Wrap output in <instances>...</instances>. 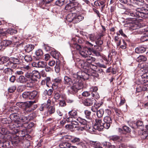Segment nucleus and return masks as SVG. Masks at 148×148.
I'll list each match as a JSON object with an SVG mask.
<instances>
[{"label":"nucleus","mask_w":148,"mask_h":148,"mask_svg":"<svg viewBox=\"0 0 148 148\" xmlns=\"http://www.w3.org/2000/svg\"><path fill=\"white\" fill-rule=\"evenodd\" d=\"M131 1L138 6H144L137 8L136 12L130 10H126L125 12V14L129 16L130 18H145L148 17V4H144L143 0H131Z\"/></svg>","instance_id":"f257e3e1"},{"label":"nucleus","mask_w":148,"mask_h":148,"mask_svg":"<svg viewBox=\"0 0 148 148\" xmlns=\"http://www.w3.org/2000/svg\"><path fill=\"white\" fill-rule=\"evenodd\" d=\"M78 65L79 67L83 69V70L74 74V77L79 78L80 79L84 80L88 79L89 76H92L96 77L98 76L96 71L89 68V66L90 65L86 61L80 60Z\"/></svg>","instance_id":"f03ea898"},{"label":"nucleus","mask_w":148,"mask_h":148,"mask_svg":"<svg viewBox=\"0 0 148 148\" xmlns=\"http://www.w3.org/2000/svg\"><path fill=\"white\" fill-rule=\"evenodd\" d=\"M83 79H80L79 78H75L74 74L73 76V79L67 76L64 77V82L66 84L71 85V86L68 90V91L71 94H74L76 93L78 90L82 89L83 86V83L82 82Z\"/></svg>","instance_id":"7ed1b4c3"},{"label":"nucleus","mask_w":148,"mask_h":148,"mask_svg":"<svg viewBox=\"0 0 148 148\" xmlns=\"http://www.w3.org/2000/svg\"><path fill=\"white\" fill-rule=\"evenodd\" d=\"M76 120L81 124V126H80L79 130L83 131L84 130H87L90 128V127L86 120L80 117H78L76 119Z\"/></svg>","instance_id":"20e7f679"},{"label":"nucleus","mask_w":148,"mask_h":148,"mask_svg":"<svg viewBox=\"0 0 148 148\" xmlns=\"http://www.w3.org/2000/svg\"><path fill=\"white\" fill-rule=\"evenodd\" d=\"M10 118L11 120L14 121L15 125L16 127H22L23 124L20 122L19 120V114L17 113H13L11 114L10 115Z\"/></svg>","instance_id":"39448f33"},{"label":"nucleus","mask_w":148,"mask_h":148,"mask_svg":"<svg viewBox=\"0 0 148 148\" xmlns=\"http://www.w3.org/2000/svg\"><path fill=\"white\" fill-rule=\"evenodd\" d=\"M95 122L93 127L95 129L100 131L105 128L104 123H102L101 119H96L95 120Z\"/></svg>","instance_id":"423d86ee"},{"label":"nucleus","mask_w":148,"mask_h":148,"mask_svg":"<svg viewBox=\"0 0 148 148\" xmlns=\"http://www.w3.org/2000/svg\"><path fill=\"white\" fill-rule=\"evenodd\" d=\"M125 26L128 27L129 29L132 30H134L138 29L139 27L137 24L132 20H130L126 22V23L125 24Z\"/></svg>","instance_id":"0eeeda50"},{"label":"nucleus","mask_w":148,"mask_h":148,"mask_svg":"<svg viewBox=\"0 0 148 148\" xmlns=\"http://www.w3.org/2000/svg\"><path fill=\"white\" fill-rule=\"evenodd\" d=\"M16 105L19 108H25V112H27V109L28 108L31 106V103L30 102H17Z\"/></svg>","instance_id":"6e6552de"},{"label":"nucleus","mask_w":148,"mask_h":148,"mask_svg":"<svg viewBox=\"0 0 148 148\" xmlns=\"http://www.w3.org/2000/svg\"><path fill=\"white\" fill-rule=\"evenodd\" d=\"M103 121L104 122L105 128L106 129H108L112 123L111 118L109 116H106L104 118Z\"/></svg>","instance_id":"1a4fd4ad"},{"label":"nucleus","mask_w":148,"mask_h":148,"mask_svg":"<svg viewBox=\"0 0 148 148\" xmlns=\"http://www.w3.org/2000/svg\"><path fill=\"white\" fill-rule=\"evenodd\" d=\"M90 49V48L88 49L87 47L82 49L79 51V53L82 56L86 58L88 56L91 55V52L88 51Z\"/></svg>","instance_id":"9d476101"},{"label":"nucleus","mask_w":148,"mask_h":148,"mask_svg":"<svg viewBox=\"0 0 148 148\" xmlns=\"http://www.w3.org/2000/svg\"><path fill=\"white\" fill-rule=\"evenodd\" d=\"M47 65L46 62L43 61H38L37 62H34L32 64L33 66L38 68H44Z\"/></svg>","instance_id":"9b49d317"},{"label":"nucleus","mask_w":148,"mask_h":148,"mask_svg":"<svg viewBox=\"0 0 148 148\" xmlns=\"http://www.w3.org/2000/svg\"><path fill=\"white\" fill-rule=\"evenodd\" d=\"M26 113V112L24 110L22 111L20 113L19 120H21L22 122H25V123H27L28 122V118L27 116H25Z\"/></svg>","instance_id":"f8f14e48"},{"label":"nucleus","mask_w":148,"mask_h":148,"mask_svg":"<svg viewBox=\"0 0 148 148\" xmlns=\"http://www.w3.org/2000/svg\"><path fill=\"white\" fill-rule=\"evenodd\" d=\"M75 16L74 17V23H77L82 20L84 18V16L82 14H79L75 13Z\"/></svg>","instance_id":"ddd939ff"},{"label":"nucleus","mask_w":148,"mask_h":148,"mask_svg":"<svg viewBox=\"0 0 148 148\" xmlns=\"http://www.w3.org/2000/svg\"><path fill=\"white\" fill-rule=\"evenodd\" d=\"M35 54L36 56H34V57L36 58V60H38L42 58L43 54V52L41 49H38L36 51Z\"/></svg>","instance_id":"4468645a"},{"label":"nucleus","mask_w":148,"mask_h":148,"mask_svg":"<svg viewBox=\"0 0 148 148\" xmlns=\"http://www.w3.org/2000/svg\"><path fill=\"white\" fill-rule=\"evenodd\" d=\"M40 77V76L39 72L37 71L34 70L32 71V80L36 82L38 79Z\"/></svg>","instance_id":"2eb2a0df"},{"label":"nucleus","mask_w":148,"mask_h":148,"mask_svg":"<svg viewBox=\"0 0 148 148\" xmlns=\"http://www.w3.org/2000/svg\"><path fill=\"white\" fill-rule=\"evenodd\" d=\"M19 56L22 60L23 58H24L27 62H29L32 60V58L31 56L27 55L25 56V54L22 52H20Z\"/></svg>","instance_id":"dca6fc26"},{"label":"nucleus","mask_w":148,"mask_h":148,"mask_svg":"<svg viewBox=\"0 0 148 148\" xmlns=\"http://www.w3.org/2000/svg\"><path fill=\"white\" fill-rule=\"evenodd\" d=\"M76 6L74 5L73 3H69L65 6V8L66 10L72 12L75 10Z\"/></svg>","instance_id":"f3484780"},{"label":"nucleus","mask_w":148,"mask_h":148,"mask_svg":"<svg viewBox=\"0 0 148 148\" xmlns=\"http://www.w3.org/2000/svg\"><path fill=\"white\" fill-rule=\"evenodd\" d=\"M123 130L120 128H118V132H120L121 134H123V131L126 133H130L131 131V129L127 126H124L123 127Z\"/></svg>","instance_id":"a211bd4d"},{"label":"nucleus","mask_w":148,"mask_h":148,"mask_svg":"<svg viewBox=\"0 0 148 148\" xmlns=\"http://www.w3.org/2000/svg\"><path fill=\"white\" fill-rule=\"evenodd\" d=\"M75 13H72L69 14L66 17L67 21L69 22H73L74 23V17L75 16Z\"/></svg>","instance_id":"6ab92c4d"},{"label":"nucleus","mask_w":148,"mask_h":148,"mask_svg":"<svg viewBox=\"0 0 148 148\" xmlns=\"http://www.w3.org/2000/svg\"><path fill=\"white\" fill-rule=\"evenodd\" d=\"M71 142L72 143H75L78 145H81L82 143L80 141V139L76 137L72 138L71 140Z\"/></svg>","instance_id":"aec40b11"},{"label":"nucleus","mask_w":148,"mask_h":148,"mask_svg":"<svg viewBox=\"0 0 148 148\" xmlns=\"http://www.w3.org/2000/svg\"><path fill=\"white\" fill-rule=\"evenodd\" d=\"M50 54L53 58L56 59H58L60 56V53L55 50L51 51Z\"/></svg>","instance_id":"412c9836"},{"label":"nucleus","mask_w":148,"mask_h":148,"mask_svg":"<svg viewBox=\"0 0 148 148\" xmlns=\"http://www.w3.org/2000/svg\"><path fill=\"white\" fill-rule=\"evenodd\" d=\"M90 145L95 148H102L100 146V143L97 141H90L89 142Z\"/></svg>","instance_id":"4be33fe9"},{"label":"nucleus","mask_w":148,"mask_h":148,"mask_svg":"<svg viewBox=\"0 0 148 148\" xmlns=\"http://www.w3.org/2000/svg\"><path fill=\"white\" fill-rule=\"evenodd\" d=\"M34 46L32 44L27 45L24 47L26 52L29 53L32 51L34 48Z\"/></svg>","instance_id":"5701e85b"},{"label":"nucleus","mask_w":148,"mask_h":148,"mask_svg":"<svg viewBox=\"0 0 148 148\" xmlns=\"http://www.w3.org/2000/svg\"><path fill=\"white\" fill-rule=\"evenodd\" d=\"M146 51V49L144 47L139 46L135 49V52L137 53H143Z\"/></svg>","instance_id":"b1692460"},{"label":"nucleus","mask_w":148,"mask_h":148,"mask_svg":"<svg viewBox=\"0 0 148 148\" xmlns=\"http://www.w3.org/2000/svg\"><path fill=\"white\" fill-rule=\"evenodd\" d=\"M28 102H30L31 103V106L29 108V109L27 110V112L31 111L35 109L37 107L36 105H33V104L35 102V101H30Z\"/></svg>","instance_id":"393cba45"},{"label":"nucleus","mask_w":148,"mask_h":148,"mask_svg":"<svg viewBox=\"0 0 148 148\" xmlns=\"http://www.w3.org/2000/svg\"><path fill=\"white\" fill-rule=\"evenodd\" d=\"M17 81L18 83L24 84L27 81V79L24 76L21 75L17 79Z\"/></svg>","instance_id":"a878e982"},{"label":"nucleus","mask_w":148,"mask_h":148,"mask_svg":"<svg viewBox=\"0 0 148 148\" xmlns=\"http://www.w3.org/2000/svg\"><path fill=\"white\" fill-rule=\"evenodd\" d=\"M146 31V32L144 34V36H141L140 38V40L142 42L148 40V28Z\"/></svg>","instance_id":"bb28decb"},{"label":"nucleus","mask_w":148,"mask_h":148,"mask_svg":"<svg viewBox=\"0 0 148 148\" xmlns=\"http://www.w3.org/2000/svg\"><path fill=\"white\" fill-rule=\"evenodd\" d=\"M98 90V88L96 86H93L90 88L89 92L91 93L92 97L95 96V94H96V92Z\"/></svg>","instance_id":"cd10ccee"},{"label":"nucleus","mask_w":148,"mask_h":148,"mask_svg":"<svg viewBox=\"0 0 148 148\" xmlns=\"http://www.w3.org/2000/svg\"><path fill=\"white\" fill-rule=\"evenodd\" d=\"M141 70L142 71L148 72V60L141 66Z\"/></svg>","instance_id":"c85d7f7f"},{"label":"nucleus","mask_w":148,"mask_h":148,"mask_svg":"<svg viewBox=\"0 0 148 148\" xmlns=\"http://www.w3.org/2000/svg\"><path fill=\"white\" fill-rule=\"evenodd\" d=\"M12 42L11 41L9 40H3L0 45H1V46H2L3 48V47H6L10 45Z\"/></svg>","instance_id":"c756f323"},{"label":"nucleus","mask_w":148,"mask_h":148,"mask_svg":"<svg viewBox=\"0 0 148 148\" xmlns=\"http://www.w3.org/2000/svg\"><path fill=\"white\" fill-rule=\"evenodd\" d=\"M69 114L70 117L71 118H73L75 119L77 116V112L75 110H71L69 112Z\"/></svg>","instance_id":"7c9ffc66"},{"label":"nucleus","mask_w":148,"mask_h":148,"mask_svg":"<svg viewBox=\"0 0 148 148\" xmlns=\"http://www.w3.org/2000/svg\"><path fill=\"white\" fill-rule=\"evenodd\" d=\"M9 59L8 57L3 56L0 58V64H5L7 62H8Z\"/></svg>","instance_id":"2f4dec72"},{"label":"nucleus","mask_w":148,"mask_h":148,"mask_svg":"<svg viewBox=\"0 0 148 148\" xmlns=\"http://www.w3.org/2000/svg\"><path fill=\"white\" fill-rule=\"evenodd\" d=\"M29 99H34L37 96L38 92L34 90L32 92H29Z\"/></svg>","instance_id":"473e14b6"},{"label":"nucleus","mask_w":148,"mask_h":148,"mask_svg":"<svg viewBox=\"0 0 148 148\" xmlns=\"http://www.w3.org/2000/svg\"><path fill=\"white\" fill-rule=\"evenodd\" d=\"M86 58V61L90 65V64L92 62L95 61V59L92 56H88Z\"/></svg>","instance_id":"72a5a7b5"},{"label":"nucleus","mask_w":148,"mask_h":148,"mask_svg":"<svg viewBox=\"0 0 148 148\" xmlns=\"http://www.w3.org/2000/svg\"><path fill=\"white\" fill-rule=\"evenodd\" d=\"M95 101V100L94 99L92 101L90 99H87L84 102V104L86 106H90L93 103V101Z\"/></svg>","instance_id":"f704fd0d"},{"label":"nucleus","mask_w":148,"mask_h":148,"mask_svg":"<svg viewBox=\"0 0 148 148\" xmlns=\"http://www.w3.org/2000/svg\"><path fill=\"white\" fill-rule=\"evenodd\" d=\"M70 145V143L68 142H62L60 143L59 146L60 148H68Z\"/></svg>","instance_id":"c9c22d12"},{"label":"nucleus","mask_w":148,"mask_h":148,"mask_svg":"<svg viewBox=\"0 0 148 148\" xmlns=\"http://www.w3.org/2000/svg\"><path fill=\"white\" fill-rule=\"evenodd\" d=\"M104 114V110L103 109H101L98 110L97 112V115L99 118L102 117Z\"/></svg>","instance_id":"e433bc0d"},{"label":"nucleus","mask_w":148,"mask_h":148,"mask_svg":"<svg viewBox=\"0 0 148 148\" xmlns=\"http://www.w3.org/2000/svg\"><path fill=\"white\" fill-rule=\"evenodd\" d=\"M147 60V58L144 56L141 55L138 57L136 59L137 61L138 62L145 61Z\"/></svg>","instance_id":"4c0bfd02"},{"label":"nucleus","mask_w":148,"mask_h":148,"mask_svg":"<svg viewBox=\"0 0 148 148\" xmlns=\"http://www.w3.org/2000/svg\"><path fill=\"white\" fill-rule=\"evenodd\" d=\"M141 137L144 139L148 138V132L142 130Z\"/></svg>","instance_id":"58836bf2"},{"label":"nucleus","mask_w":148,"mask_h":148,"mask_svg":"<svg viewBox=\"0 0 148 148\" xmlns=\"http://www.w3.org/2000/svg\"><path fill=\"white\" fill-rule=\"evenodd\" d=\"M53 0H42V1L41 3V4L42 8H44L45 6L47 5L50 2L52 1Z\"/></svg>","instance_id":"ea45409f"},{"label":"nucleus","mask_w":148,"mask_h":148,"mask_svg":"<svg viewBox=\"0 0 148 148\" xmlns=\"http://www.w3.org/2000/svg\"><path fill=\"white\" fill-rule=\"evenodd\" d=\"M35 81H34L31 79H29L28 82L27 83L26 86L29 88H32L34 85V83Z\"/></svg>","instance_id":"a19ab883"},{"label":"nucleus","mask_w":148,"mask_h":148,"mask_svg":"<svg viewBox=\"0 0 148 148\" xmlns=\"http://www.w3.org/2000/svg\"><path fill=\"white\" fill-rule=\"evenodd\" d=\"M3 73L8 75H11L12 74V71L11 69L8 67L5 68L3 70Z\"/></svg>","instance_id":"79ce46f5"},{"label":"nucleus","mask_w":148,"mask_h":148,"mask_svg":"<svg viewBox=\"0 0 148 148\" xmlns=\"http://www.w3.org/2000/svg\"><path fill=\"white\" fill-rule=\"evenodd\" d=\"M23 97L26 99H29V92H25L22 94Z\"/></svg>","instance_id":"37998d69"},{"label":"nucleus","mask_w":148,"mask_h":148,"mask_svg":"<svg viewBox=\"0 0 148 148\" xmlns=\"http://www.w3.org/2000/svg\"><path fill=\"white\" fill-rule=\"evenodd\" d=\"M8 62H10V63H14V64H19V60L17 58H14L11 59Z\"/></svg>","instance_id":"c03bdc74"},{"label":"nucleus","mask_w":148,"mask_h":148,"mask_svg":"<svg viewBox=\"0 0 148 148\" xmlns=\"http://www.w3.org/2000/svg\"><path fill=\"white\" fill-rule=\"evenodd\" d=\"M8 65V67H11V68L15 69L18 67V64H14L12 63H10V62H8L7 63Z\"/></svg>","instance_id":"a18cd8bd"},{"label":"nucleus","mask_w":148,"mask_h":148,"mask_svg":"<svg viewBox=\"0 0 148 148\" xmlns=\"http://www.w3.org/2000/svg\"><path fill=\"white\" fill-rule=\"evenodd\" d=\"M65 1V0H57L56 2V4L57 5L61 6L64 3Z\"/></svg>","instance_id":"49530a36"},{"label":"nucleus","mask_w":148,"mask_h":148,"mask_svg":"<svg viewBox=\"0 0 148 148\" xmlns=\"http://www.w3.org/2000/svg\"><path fill=\"white\" fill-rule=\"evenodd\" d=\"M84 113L85 115V116L88 119H90V114H91V112L90 111L88 110H86L84 111Z\"/></svg>","instance_id":"de8ad7c7"},{"label":"nucleus","mask_w":148,"mask_h":148,"mask_svg":"<svg viewBox=\"0 0 148 148\" xmlns=\"http://www.w3.org/2000/svg\"><path fill=\"white\" fill-rule=\"evenodd\" d=\"M25 76L26 78L32 80V73H30L27 72L25 73Z\"/></svg>","instance_id":"09e8293b"},{"label":"nucleus","mask_w":148,"mask_h":148,"mask_svg":"<svg viewBox=\"0 0 148 148\" xmlns=\"http://www.w3.org/2000/svg\"><path fill=\"white\" fill-rule=\"evenodd\" d=\"M90 40L92 42H94L97 39L96 36L94 34H90L89 35Z\"/></svg>","instance_id":"8fccbe9b"},{"label":"nucleus","mask_w":148,"mask_h":148,"mask_svg":"<svg viewBox=\"0 0 148 148\" xmlns=\"http://www.w3.org/2000/svg\"><path fill=\"white\" fill-rule=\"evenodd\" d=\"M55 111V108L53 106L50 107L48 109V112L49 114H51L54 112Z\"/></svg>","instance_id":"3c124183"},{"label":"nucleus","mask_w":148,"mask_h":148,"mask_svg":"<svg viewBox=\"0 0 148 148\" xmlns=\"http://www.w3.org/2000/svg\"><path fill=\"white\" fill-rule=\"evenodd\" d=\"M53 82L57 84L60 83L62 82L61 78L60 77H58L54 80Z\"/></svg>","instance_id":"603ef678"},{"label":"nucleus","mask_w":148,"mask_h":148,"mask_svg":"<svg viewBox=\"0 0 148 148\" xmlns=\"http://www.w3.org/2000/svg\"><path fill=\"white\" fill-rule=\"evenodd\" d=\"M16 89L15 86H12L10 87L8 89V92L10 93H12Z\"/></svg>","instance_id":"864d4df0"},{"label":"nucleus","mask_w":148,"mask_h":148,"mask_svg":"<svg viewBox=\"0 0 148 148\" xmlns=\"http://www.w3.org/2000/svg\"><path fill=\"white\" fill-rule=\"evenodd\" d=\"M115 111L116 115L119 116H122V112L120 110L118 109H115Z\"/></svg>","instance_id":"5fc2aeb1"},{"label":"nucleus","mask_w":148,"mask_h":148,"mask_svg":"<svg viewBox=\"0 0 148 148\" xmlns=\"http://www.w3.org/2000/svg\"><path fill=\"white\" fill-rule=\"evenodd\" d=\"M8 33L11 34H16L17 33L16 30L12 28L9 29L8 30Z\"/></svg>","instance_id":"6e6d98bb"},{"label":"nucleus","mask_w":148,"mask_h":148,"mask_svg":"<svg viewBox=\"0 0 148 148\" xmlns=\"http://www.w3.org/2000/svg\"><path fill=\"white\" fill-rule=\"evenodd\" d=\"M30 69V67L28 65H24L22 67V70H24L25 71H27Z\"/></svg>","instance_id":"4d7b16f0"},{"label":"nucleus","mask_w":148,"mask_h":148,"mask_svg":"<svg viewBox=\"0 0 148 148\" xmlns=\"http://www.w3.org/2000/svg\"><path fill=\"white\" fill-rule=\"evenodd\" d=\"M119 137L117 136H113L110 138V139L114 141H117L119 139Z\"/></svg>","instance_id":"13d9d810"},{"label":"nucleus","mask_w":148,"mask_h":148,"mask_svg":"<svg viewBox=\"0 0 148 148\" xmlns=\"http://www.w3.org/2000/svg\"><path fill=\"white\" fill-rule=\"evenodd\" d=\"M20 51L18 47H14L12 49V52L15 53H18Z\"/></svg>","instance_id":"bf43d9fd"},{"label":"nucleus","mask_w":148,"mask_h":148,"mask_svg":"<svg viewBox=\"0 0 148 148\" xmlns=\"http://www.w3.org/2000/svg\"><path fill=\"white\" fill-rule=\"evenodd\" d=\"M50 77H48L45 78L44 80H42V83H46L47 84L48 83H49L50 81Z\"/></svg>","instance_id":"052dcab7"},{"label":"nucleus","mask_w":148,"mask_h":148,"mask_svg":"<svg viewBox=\"0 0 148 148\" xmlns=\"http://www.w3.org/2000/svg\"><path fill=\"white\" fill-rule=\"evenodd\" d=\"M74 48H75L76 49L79 50V51L81 49V46L77 44H74L72 46Z\"/></svg>","instance_id":"680f3d73"},{"label":"nucleus","mask_w":148,"mask_h":148,"mask_svg":"<svg viewBox=\"0 0 148 148\" xmlns=\"http://www.w3.org/2000/svg\"><path fill=\"white\" fill-rule=\"evenodd\" d=\"M102 103H103L102 102L98 103L96 102L94 103V106L96 108H98L101 106L102 104Z\"/></svg>","instance_id":"e2e57ef3"},{"label":"nucleus","mask_w":148,"mask_h":148,"mask_svg":"<svg viewBox=\"0 0 148 148\" xmlns=\"http://www.w3.org/2000/svg\"><path fill=\"white\" fill-rule=\"evenodd\" d=\"M99 39H98L97 40L95 41L96 45L98 46H99L103 44V41L101 40H99Z\"/></svg>","instance_id":"0e129e2a"},{"label":"nucleus","mask_w":148,"mask_h":148,"mask_svg":"<svg viewBox=\"0 0 148 148\" xmlns=\"http://www.w3.org/2000/svg\"><path fill=\"white\" fill-rule=\"evenodd\" d=\"M59 105L61 107H64L66 105V103L65 101L64 100H60Z\"/></svg>","instance_id":"69168bd1"},{"label":"nucleus","mask_w":148,"mask_h":148,"mask_svg":"<svg viewBox=\"0 0 148 148\" xmlns=\"http://www.w3.org/2000/svg\"><path fill=\"white\" fill-rule=\"evenodd\" d=\"M51 102V101L50 99H48L46 103H44V105H45V106H46V108H48L49 107L50 105Z\"/></svg>","instance_id":"338daca9"},{"label":"nucleus","mask_w":148,"mask_h":148,"mask_svg":"<svg viewBox=\"0 0 148 148\" xmlns=\"http://www.w3.org/2000/svg\"><path fill=\"white\" fill-rule=\"evenodd\" d=\"M55 62L54 60H51L48 63V65L51 66H53L55 64Z\"/></svg>","instance_id":"774afa93"}]
</instances>
